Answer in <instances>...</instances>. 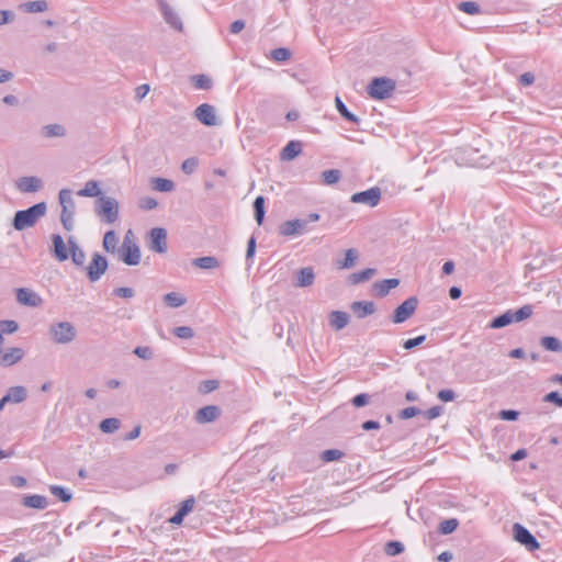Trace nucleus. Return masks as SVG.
<instances>
[{"label": "nucleus", "instance_id": "f257e3e1", "mask_svg": "<svg viewBox=\"0 0 562 562\" xmlns=\"http://www.w3.org/2000/svg\"><path fill=\"white\" fill-rule=\"evenodd\" d=\"M46 211L47 206L45 202H40L26 210L18 211L12 225L16 231L31 228L46 214Z\"/></svg>", "mask_w": 562, "mask_h": 562}, {"label": "nucleus", "instance_id": "f03ea898", "mask_svg": "<svg viewBox=\"0 0 562 562\" xmlns=\"http://www.w3.org/2000/svg\"><path fill=\"white\" fill-rule=\"evenodd\" d=\"M48 335L54 344L68 345L76 339L77 329L70 322H54L48 327Z\"/></svg>", "mask_w": 562, "mask_h": 562}, {"label": "nucleus", "instance_id": "7ed1b4c3", "mask_svg": "<svg viewBox=\"0 0 562 562\" xmlns=\"http://www.w3.org/2000/svg\"><path fill=\"white\" fill-rule=\"evenodd\" d=\"M59 204L61 206L60 222L68 232L74 229V216L76 211V202L72 192L69 189H61L58 193Z\"/></svg>", "mask_w": 562, "mask_h": 562}, {"label": "nucleus", "instance_id": "20e7f679", "mask_svg": "<svg viewBox=\"0 0 562 562\" xmlns=\"http://www.w3.org/2000/svg\"><path fill=\"white\" fill-rule=\"evenodd\" d=\"M95 213L102 221L112 224L119 218V202L114 198L101 195L95 202Z\"/></svg>", "mask_w": 562, "mask_h": 562}, {"label": "nucleus", "instance_id": "39448f33", "mask_svg": "<svg viewBox=\"0 0 562 562\" xmlns=\"http://www.w3.org/2000/svg\"><path fill=\"white\" fill-rule=\"evenodd\" d=\"M396 83L390 78H374L368 87V94L375 100H384L391 97Z\"/></svg>", "mask_w": 562, "mask_h": 562}, {"label": "nucleus", "instance_id": "423d86ee", "mask_svg": "<svg viewBox=\"0 0 562 562\" xmlns=\"http://www.w3.org/2000/svg\"><path fill=\"white\" fill-rule=\"evenodd\" d=\"M418 306V300L416 296L406 299L401 305H398L392 316L394 324H402L411 318Z\"/></svg>", "mask_w": 562, "mask_h": 562}, {"label": "nucleus", "instance_id": "0eeeda50", "mask_svg": "<svg viewBox=\"0 0 562 562\" xmlns=\"http://www.w3.org/2000/svg\"><path fill=\"white\" fill-rule=\"evenodd\" d=\"M381 194V189L379 187H373L369 190L352 194L350 201L352 203L364 204L370 207H374L380 203Z\"/></svg>", "mask_w": 562, "mask_h": 562}, {"label": "nucleus", "instance_id": "6e6552de", "mask_svg": "<svg viewBox=\"0 0 562 562\" xmlns=\"http://www.w3.org/2000/svg\"><path fill=\"white\" fill-rule=\"evenodd\" d=\"M87 276L91 282L98 281L108 269V260L102 255L95 252L92 256L90 263L88 265Z\"/></svg>", "mask_w": 562, "mask_h": 562}, {"label": "nucleus", "instance_id": "1a4fd4ad", "mask_svg": "<svg viewBox=\"0 0 562 562\" xmlns=\"http://www.w3.org/2000/svg\"><path fill=\"white\" fill-rule=\"evenodd\" d=\"M513 532L514 539L520 544L525 546L529 551L539 549V542L537 539L520 524H515L513 526Z\"/></svg>", "mask_w": 562, "mask_h": 562}, {"label": "nucleus", "instance_id": "9d476101", "mask_svg": "<svg viewBox=\"0 0 562 562\" xmlns=\"http://www.w3.org/2000/svg\"><path fill=\"white\" fill-rule=\"evenodd\" d=\"M307 228V221L295 218L285 221L279 226V234L284 237H292L303 234Z\"/></svg>", "mask_w": 562, "mask_h": 562}, {"label": "nucleus", "instance_id": "9b49d317", "mask_svg": "<svg viewBox=\"0 0 562 562\" xmlns=\"http://www.w3.org/2000/svg\"><path fill=\"white\" fill-rule=\"evenodd\" d=\"M195 119L206 126L218 125L215 108L209 103H203L194 110Z\"/></svg>", "mask_w": 562, "mask_h": 562}, {"label": "nucleus", "instance_id": "f8f14e48", "mask_svg": "<svg viewBox=\"0 0 562 562\" xmlns=\"http://www.w3.org/2000/svg\"><path fill=\"white\" fill-rule=\"evenodd\" d=\"M149 248L158 254L167 251V232L165 228L155 227L149 233Z\"/></svg>", "mask_w": 562, "mask_h": 562}, {"label": "nucleus", "instance_id": "ddd939ff", "mask_svg": "<svg viewBox=\"0 0 562 562\" xmlns=\"http://www.w3.org/2000/svg\"><path fill=\"white\" fill-rule=\"evenodd\" d=\"M119 259L127 266H137L140 262V249L137 244L120 247L117 250Z\"/></svg>", "mask_w": 562, "mask_h": 562}, {"label": "nucleus", "instance_id": "4468645a", "mask_svg": "<svg viewBox=\"0 0 562 562\" xmlns=\"http://www.w3.org/2000/svg\"><path fill=\"white\" fill-rule=\"evenodd\" d=\"M16 301L24 306L38 307L43 304L42 297L33 290L20 288L16 290Z\"/></svg>", "mask_w": 562, "mask_h": 562}, {"label": "nucleus", "instance_id": "2eb2a0df", "mask_svg": "<svg viewBox=\"0 0 562 562\" xmlns=\"http://www.w3.org/2000/svg\"><path fill=\"white\" fill-rule=\"evenodd\" d=\"M158 5L166 23H168L172 29L181 32L183 30V24L175 10L164 0H159Z\"/></svg>", "mask_w": 562, "mask_h": 562}, {"label": "nucleus", "instance_id": "dca6fc26", "mask_svg": "<svg viewBox=\"0 0 562 562\" xmlns=\"http://www.w3.org/2000/svg\"><path fill=\"white\" fill-rule=\"evenodd\" d=\"M221 416V408L216 405H207L198 409L194 414V420L198 424H209L215 422Z\"/></svg>", "mask_w": 562, "mask_h": 562}, {"label": "nucleus", "instance_id": "f3484780", "mask_svg": "<svg viewBox=\"0 0 562 562\" xmlns=\"http://www.w3.org/2000/svg\"><path fill=\"white\" fill-rule=\"evenodd\" d=\"M15 187L20 192L34 193L43 188V181L38 177H21L16 180Z\"/></svg>", "mask_w": 562, "mask_h": 562}, {"label": "nucleus", "instance_id": "a211bd4d", "mask_svg": "<svg viewBox=\"0 0 562 562\" xmlns=\"http://www.w3.org/2000/svg\"><path fill=\"white\" fill-rule=\"evenodd\" d=\"M53 254L58 261H66L69 258V248H67L63 237L58 234L52 236Z\"/></svg>", "mask_w": 562, "mask_h": 562}, {"label": "nucleus", "instance_id": "6ab92c4d", "mask_svg": "<svg viewBox=\"0 0 562 562\" xmlns=\"http://www.w3.org/2000/svg\"><path fill=\"white\" fill-rule=\"evenodd\" d=\"M351 311L358 318L372 315L375 312V304L371 301H356L350 305Z\"/></svg>", "mask_w": 562, "mask_h": 562}, {"label": "nucleus", "instance_id": "aec40b11", "mask_svg": "<svg viewBox=\"0 0 562 562\" xmlns=\"http://www.w3.org/2000/svg\"><path fill=\"white\" fill-rule=\"evenodd\" d=\"M315 274L312 267H304L296 272V281L294 286L307 288L314 283Z\"/></svg>", "mask_w": 562, "mask_h": 562}, {"label": "nucleus", "instance_id": "412c9836", "mask_svg": "<svg viewBox=\"0 0 562 562\" xmlns=\"http://www.w3.org/2000/svg\"><path fill=\"white\" fill-rule=\"evenodd\" d=\"M0 363L3 367H10L19 362L24 357V351L22 348L14 347L8 349L5 352H1Z\"/></svg>", "mask_w": 562, "mask_h": 562}, {"label": "nucleus", "instance_id": "4be33fe9", "mask_svg": "<svg viewBox=\"0 0 562 562\" xmlns=\"http://www.w3.org/2000/svg\"><path fill=\"white\" fill-rule=\"evenodd\" d=\"M41 135L47 139L61 138L67 135V130L63 124H47L41 128Z\"/></svg>", "mask_w": 562, "mask_h": 562}, {"label": "nucleus", "instance_id": "5701e85b", "mask_svg": "<svg viewBox=\"0 0 562 562\" xmlns=\"http://www.w3.org/2000/svg\"><path fill=\"white\" fill-rule=\"evenodd\" d=\"M400 284L398 279H385L373 283V292L376 296H386L392 289H395Z\"/></svg>", "mask_w": 562, "mask_h": 562}, {"label": "nucleus", "instance_id": "b1692460", "mask_svg": "<svg viewBox=\"0 0 562 562\" xmlns=\"http://www.w3.org/2000/svg\"><path fill=\"white\" fill-rule=\"evenodd\" d=\"M350 321V316L348 313L342 311H333L329 314V325L335 330L344 329Z\"/></svg>", "mask_w": 562, "mask_h": 562}, {"label": "nucleus", "instance_id": "393cba45", "mask_svg": "<svg viewBox=\"0 0 562 562\" xmlns=\"http://www.w3.org/2000/svg\"><path fill=\"white\" fill-rule=\"evenodd\" d=\"M68 246L72 262L78 267H82L86 262V252L78 246L74 237L68 238Z\"/></svg>", "mask_w": 562, "mask_h": 562}, {"label": "nucleus", "instance_id": "a878e982", "mask_svg": "<svg viewBox=\"0 0 562 562\" xmlns=\"http://www.w3.org/2000/svg\"><path fill=\"white\" fill-rule=\"evenodd\" d=\"M302 151V144L296 140L289 142L282 149L280 158L281 160L290 161L297 157Z\"/></svg>", "mask_w": 562, "mask_h": 562}, {"label": "nucleus", "instance_id": "bb28decb", "mask_svg": "<svg viewBox=\"0 0 562 562\" xmlns=\"http://www.w3.org/2000/svg\"><path fill=\"white\" fill-rule=\"evenodd\" d=\"M22 504L29 508L45 509L48 505L47 498L43 495H27L22 499Z\"/></svg>", "mask_w": 562, "mask_h": 562}, {"label": "nucleus", "instance_id": "cd10ccee", "mask_svg": "<svg viewBox=\"0 0 562 562\" xmlns=\"http://www.w3.org/2000/svg\"><path fill=\"white\" fill-rule=\"evenodd\" d=\"M20 10L26 13H43L48 10V2L46 0L24 2L20 4Z\"/></svg>", "mask_w": 562, "mask_h": 562}, {"label": "nucleus", "instance_id": "c85d7f7f", "mask_svg": "<svg viewBox=\"0 0 562 562\" xmlns=\"http://www.w3.org/2000/svg\"><path fill=\"white\" fill-rule=\"evenodd\" d=\"M376 273V270L373 268H367L362 271L351 273L348 277V282L352 285L360 284L363 282L369 281L371 278H373Z\"/></svg>", "mask_w": 562, "mask_h": 562}, {"label": "nucleus", "instance_id": "c756f323", "mask_svg": "<svg viewBox=\"0 0 562 562\" xmlns=\"http://www.w3.org/2000/svg\"><path fill=\"white\" fill-rule=\"evenodd\" d=\"M27 396L26 389L24 386H13L8 390L4 395V401L9 403H22Z\"/></svg>", "mask_w": 562, "mask_h": 562}, {"label": "nucleus", "instance_id": "7c9ffc66", "mask_svg": "<svg viewBox=\"0 0 562 562\" xmlns=\"http://www.w3.org/2000/svg\"><path fill=\"white\" fill-rule=\"evenodd\" d=\"M77 195L85 198H100L101 189L99 182L95 180L87 181L85 187L77 192Z\"/></svg>", "mask_w": 562, "mask_h": 562}, {"label": "nucleus", "instance_id": "2f4dec72", "mask_svg": "<svg viewBox=\"0 0 562 562\" xmlns=\"http://www.w3.org/2000/svg\"><path fill=\"white\" fill-rule=\"evenodd\" d=\"M103 248L106 252L114 254L117 252L119 248V236L114 231H109L103 236Z\"/></svg>", "mask_w": 562, "mask_h": 562}, {"label": "nucleus", "instance_id": "473e14b6", "mask_svg": "<svg viewBox=\"0 0 562 562\" xmlns=\"http://www.w3.org/2000/svg\"><path fill=\"white\" fill-rule=\"evenodd\" d=\"M359 258V252L355 248H350L346 251L345 259L341 261H337L338 269H351L356 266L357 260Z\"/></svg>", "mask_w": 562, "mask_h": 562}, {"label": "nucleus", "instance_id": "72a5a7b5", "mask_svg": "<svg viewBox=\"0 0 562 562\" xmlns=\"http://www.w3.org/2000/svg\"><path fill=\"white\" fill-rule=\"evenodd\" d=\"M193 265L200 269L210 270L220 267V261L213 256L195 258Z\"/></svg>", "mask_w": 562, "mask_h": 562}, {"label": "nucleus", "instance_id": "f704fd0d", "mask_svg": "<svg viewBox=\"0 0 562 562\" xmlns=\"http://www.w3.org/2000/svg\"><path fill=\"white\" fill-rule=\"evenodd\" d=\"M150 183L153 189L159 192H171L175 189L173 181L165 178H153Z\"/></svg>", "mask_w": 562, "mask_h": 562}, {"label": "nucleus", "instance_id": "c9c22d12", "mask_svg": "<svg viewBox=\"0 0 562 562\" xmlns=\"http://www.w3.org/2000/svg\"><path fill=\"white\" fill-rule=\"evenodd\" d=\"M335 104H336L337 111L340 113V115L342 117H345L346 120H348L352 123H356V124L360 122L358 116H356L355 114L349 112V110L347 109V106L345 105V103L341 101V99L339 97L335 98Z\"/></svg>", "mask_w": 562, "mask_h": 562}, {"label": "nucleus", "instance_id": "e433bc0d", "mask_svg": "<svg viewBox=\"0 0 562 562\" xmlns=\"http://www.w3.org/2000/svg\"><path fill=\"white\" fill-rule=\"evenodd\" d=\"M191 81L200 90H210L213 86L212 79L206 75H194L191 77Z\"/></svg>", "mask_w": 562, "mask_h": 562}, {"label": "nucleus", "instance_id": "4c0bfd02", "mask_svg": "<svg viewBox=\"0 0 562 562\" xmlns=\"http://www.w3.org/2000/svg\"><path fill=\"white\" fill-rule=\"evenodd\" d=\"M540 344L546 350L554 352L562 351V342L555 337L546 336L541 338Z\"/></svg>", "mask_w": 562, "mask_h": 562}, {"label": "nucleus", "instance_id": "58836bf2", "mask_svg": "<svg viewBox=\"0 0 562 562\" xmlns=\"http://www.w3.org/2000/svg\"><path fill=\"white\" fill-rule=\"evenodd\" d=\"M120 426H121L120 419L114 418V417L105 418L99 425L100 430L104 434H113L120 428Z\"/></svg>", "mask_w": 562, "mask_h": 562}, {"label": "nucleus", "instance_id": "ea45409f", "mask_svg": "<svg viewBox=\"0 0 562 562\" xmlns=\"http://www.w3.org/2000/svg\"><path fill=\"white\" fill-rule=\"evenodd\" d=\"M514 323L512 311H507L504 314L497 316L493 319V322L490 324L491 328H503L509 324Z\"/></svg>", "mask_w": 562, "mask_h": 562}, {"label": "nucleus", "instance_id": "a19ab883", "mask_svg": "<svg viewBox=\"0 0 562 562\" xmlns=\"http://www.w3.org/2000/svg\"><path fill=\"white\" fill-rule=\"evenodd\" d=\"M323 182L327 186L337 183L341 179V172L338 169H329L322 172Z\"/></svg>", "mask_w": 562, "mask_h": 562}, {"label": "nucleus", "instance_id": "79ce46f5", "mask_svg": "<svg viewBox=\"0 0 562 562\" xmlns=\"http://www.w3.org/2000/svg\"><path fill=\"white\" fill-rule=\"evenodd\" d=\"M255 218L259 225L262 224L265 217V199L263 196H257L254 201Z\"/></svg>", "mask_w": 562, "mask_h": 562}, {"label": "nucleus", "instance_id": "37998d69", "mask_svg": "<svg viewBox=\"0 0 562 562\" xmlns=\"http://www.w3.org/2000/svg\"><path fill=\"white\" fill-rule=\"evenodd\" d=\"M164 302L170 307H180L186 303V299L177 292H170L164 296Z\"/></svg>", "mask_w": 562, "mask_h": 562}, {"label": "nucleus", "instance_id": "c03bdc74", "mask_svg": "<svg viewBox=\"0 0 562 562\" xmlns=\"http://www.w3.org/2000/svg\"><path fill=\"white\" fill-rule=\"evenodd\" d=\"M459 526V521L456 518L446 519L440 522L438 530L442 535L452 533Z\"/></svg>", "mask_w": 562, "mask_h": 562}, {"label": "nucleus", "instance_id": "a18cd8bd", "mask_svg": "<svg viewBox=\"0 0 562 562\" xmlns=\"http://www.w3.org/2000/svg\"><path fill=\"white\" fill-rule=\"evenodd\" d=\"M50 493L58 497L61 502H69L71 499V494L59 485H52L49 487Z\"/></svg>", "mask_w": 562, "mask_h": 562}, {"label": "nucleus", "instance_id": "49530a36", "mask_svg": "<svg viewBox=\"0 0 562 562\" xmlns=\"http://www.w3.org/2000/svg\"><path fill=\"white\" fill-rule=\"evenodd\" d=\"M384 550L387 555L395 557L404 551V546L398 541H389Z\"/></svg>", "mask_w": 562, "mask_h": 562}, {"label": "nucleus", "instance_id": "de8ad7c7", "mask_svg": "<svg viewBox=\"0 0 562 562\" xmlns=\"http://www.w3.org/2000/svg\"><path fill=\"white\" fill-rule=\"evenodd\" d=\"M344 457V452L338 449H328L322 452V460L324 462L337 461Z\"/></svg>", "mask_w": 562, "mask_h": 562}, {"label": "nucleus", "instance_id": "09e8293b", "mask_svg": "<svg viewBox=\"0 0 562 562\" xmlns=\"http://www.w3.org/2000/svg\"><path fill=\"white\" fill-rule=\"evenodd\" d=\"M271 58L276 61H285L291 58V52L288 48L280 47L271 50Z\"/></svg>", "mask_w": 562, "mask_h": 562}, {"label": "nucleus", "instance_id": "8fccbe9b", "mask_svg": "<svg viewBox=\"0 0 562 562\" xmlns=\"http://www.w3.org/2000/svg\"><path fill=\"white\" fill-rule=\"evenodd\" d=\"M532 314V308L530 305H525L517 310L516 312H512V316L514 322H520L528 318Z\"/></svg>", "mask_w": 562, "mask_h": 562}, {"label": "nucleus", "instance_id": "3c124183", "mask_svg": "<svg viewBox=\"0 0 562 562\" xmlns=\"http://www.w3.org/2000/svg\"><path fill=\"white\" fill-rule=\"evenodd\" d=\"M199 166V160L198 158L195 157H191V158H188L186 159L182 165H181V170L186 173V175H191L193 173L196 168Z\"/></svg>", "mask_w": 562, "mask_h": 562}, {"label": "nucleus", "instance_id": "603ef678", "mask_svg": "<svg viewBox=\"0 0 562 562\" xmlns=\"http://www.w3.org/2000/svg\"><path fill=\"white\" fill-rule=\"evenodd\" d=\"M194 505H195V498L193 496H190L181 503V506L178 512L183 517H186L189 513H191L193 510Z\"/></svg>", "mask_w": 562, "mask_h": 562}, {"label": "nucleus", "instance_id": "864d4df0", "mask_svg": "<svg viewBox=\"0 0 562 562\" xmlns=\"http://www.w3.org/2000/svg\"><path fill=\"white\" fill-rule=\"evenodd\" d=\"M459 9L468 14H471V15L480 13L479 4L473 1L461 2L459 4Z\"/></svg>", "mask_w": 562, "mask_h": 562}, {"label": "nucleus", "instance_id": "5fc2aeb1", "mask_svg": "<svg viewBox=\"0 0 562 562\" xmlns=\"http://www.w3.org/2000/svg\"><path fill=\"white\" fill-rule=\"evenodd\" d=\"M19 329V325L15 321H1L0 333L13 334Z\"/></svg>", "mask_w": 562, "mask_h": 562}, {"label": "nucleus", "instance_id": "6e6d98bb", "mask_svg": "<svg viewBox=\"0 0 562 562\" xmlns=\"http://www.w3.org/2000/svg\"><path fill=\"white\" fill-rule=\"evenodd\" d=\"M138 205L142 210L148 211V210H154L155 207H157L158 202L154 198L145 196L139 200Z\"/></svg>", "mask_w": 562, "mask_h": 562}, {"label": "nucleus", "instance_id": "4d7b16f0", "mask_svg": "<svg viewBox=\"0 0 562 562\" xmlns=\"http://www.w3.org/2000/svg\"><path fill=\"white\" fill-rule=\"evenodd\" d=\"M175 335L182 339H189L193 337V329L189 326H180L175 329Z\"/></svg>", "mask_w": 562, "mask_h": 562}, {"label": "nucleus", "instance_id": "13d9d810", "mask_svg": "<svg viewBox=\"0 0 562 562\" xmlns=\"http://www.w3.org/2000/svg\"><path fill=\"white\" fill-rule=\"evenodd\" d=\"M426 340V336L425 335H422V336H418L416 338H412V339H407L403 347L404 349L406 350H412L418 346H420L424 341Z\"/></svg>", "mask_w": 562, "mask_h": 562}, {"label": "nucleus", "instance_id": "bf43d9fd", "mask_svg": "<svg viewBox=\"0 0 562 562\" xmlns=\"http://www.w3.org/2000/svg\"><path fill=\"white\" fill-rule=\"evenodd\" d=\"M113 294L123 299H132L135 295V291L132 288L124 286L115 289Z\"/></svg>", "mask_w": 562, "mask_h": 562}, {"label": "nucleus", "instance_id": "052dcab7", "mask_svg": "<svg viewBox=\"0 0 562 562\" xmlns=\"http://www.w3.org/2000/svg\"><path fill=\"white\" fill-rule=\"evenodd\" d=\"M544 402L553 403L559 407H562V396L557 392H550L543 397Z\"/></svg>", "mask_w": 562, "mask_h": 562}, {"label": "nucleus", "instance_id": "680f3d73", "mask_svg": "<svg viewBox=\"0 0 562 562\" xmlns=\"http://www.w3.org/2000/svg\"><path fill=\"white\" fill-rule=\"evenodd\" d=\"M134 353L145 360H148L153 357V351L149 347H136L134 349Z\"/></svg>", "mask_w": 562, "mask_h": 562}, {"label": "nucleus", "instance_id": "e2e57ef3", "mask_svg": "<svg viewBox=\"0 0 562 562\" xmlns=\"http://www.w3.org/2000/svg\"><path fill=\"white\" fill-rule=\"evenodd\" d=\"M420 413V409L415 406H409L401 411L400 417L403 419L412 418Z\"/></svg>", "mask_w": 562, "mask_h": 562}, {"label": "nucleus", "instance_id": "0e129e2a", "mask_svg": "<svg viewBox=\"0 0 562 562\" xmlns=\"http://www.w3.org/2000/svg\"><path fill=\"white\" fill-rule=\"evenodd\" d=\"M519 416V412L514 409H504L499 412V418L503 420H516Z\"/></svg>", "mask_w": 562, "mask_h": 562}, {"label": "nucleus", "instance_id": "69168bd1", "mask_svg": "<svg viewBox=\"0 0 562 562\" xmlns=\"http://www.w3.org/2000/svg\"><path fill=\"white\" fill-rule=\"evenodd\" d=\"M437 396L442 402H450L454 400L456 393L450 389H445L439 391Z\"/></svg>", "mask_w": 562, "mask_h": 562}, {"label": "nucleus", "instance_id": "338daca9", "mask_svg": "<svg viewBox=\"0 0 562 562\" xmlns=\"http://www.w3.org/2000/svg\"><path fill=\"white\" fill-rule=\"evenodd\" d=\"M368 403H369V395L366 393L358 394L352 398V404L356 407H362V406L367 405Z\"/></svg>", "mask_w": 562, "mask_h": 562}, {"label": "nucleus", "instance_id": "774afa93", "mask_svg": "<svg viewBox=\"0 0 562 562\" xmlns=\"http://www.w3.org/2000/svg\"><path fill=\"white\" fill-rule=\"evenodd\" d=\"M535 75L532 72H525L522 74L520 77H519V82L525 86V87H528V86H531L533 82H535Z\"/></svg>", "mask_w": 562, "mask_h": 562}]
</instances>
